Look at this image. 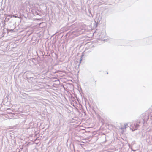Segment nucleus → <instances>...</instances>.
<instances>
[{
	"instance_id": "1",
	"label": "nucleus",
	"mask_w": 152,
	"mask_h": 152,
	"mask_svg": "<svg viewBox=\"0 0 152 152\" xmlns=\"http://www.w3.org/2000/svg\"><path fill=\"white\" fill-rule=\"evenodd\" d=\"M137 129V127H135V128L133 129V130L134 131V130H135Z\"/></svg>"
}]
</instances>
